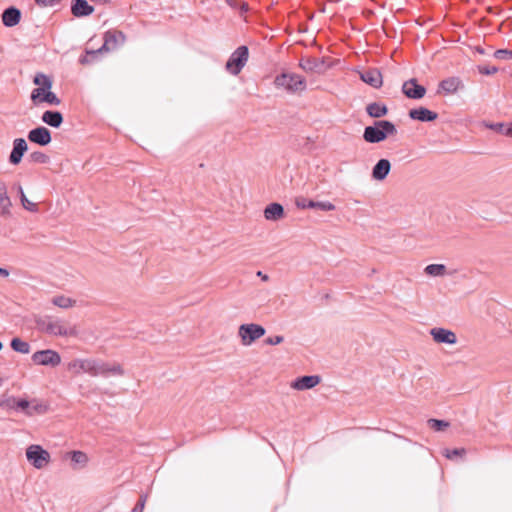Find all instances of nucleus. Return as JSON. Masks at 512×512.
<instances>
[{"label":"nucleus","mask_w":512,"mask_h":512,"mask_svg":"<svg viewBox=\"0 0 512 512\" xmlns=\"http://www.w3.org/2000/svg\"><path fill=\"white\" fill-rule=\"evenodd\" d=\"M36 325L41 332L51 336L74 337L78 334L75 325H71L68 321L53 316H44L36 319Z\"/></svg>","instance_id":"obj_1"},{"label":"nucleus","mask_w":512,"mask_h":512,"mask_svg":"<svg viewBox=\"0 0 512 512\" xmlns=\"http://www.w3.org/2000/svg\"><path fill=\"white\" fill-rule=\"evenodd\" d=\"M397 133L395 125L387 120H379L373 126H367L364 129L363 139L368 143H379L384 141L387 136Z\"/></svg>","instance_id":"obj_2"},{"label":"nucleus","mask_w":512,"mask_h":512,"mask_svg":"<svg viewBox=\"0 0 512 512\" xmlns=\"http://www.w3.org/2000/svg\"><path fill=\"white\" fill-rule=\"evenodd\" d=\"M274 84L277 88H283L290 93L301 92L306 88L305 79L294 73H282L276 76Z\"/></svg>","instance_id":"obj_3"},{"label":"nucleus","mask_w":512,"mask_h":512,"mask_svg":"<svg viewBox=\"0 0 512 512\" xmlns=\"http://www.w3.org/2000/svg\"><path fill=\"white\" fill-rule=\"evenodd\" d=\"M265 333V328L255 323L242 324L238 328V337L243 346L252 345L256 340L264 336Z\"/></svg>","instance_id":"obj_4"},{"label":"nucleus","mask_w":512,"mask_h":512,"mask_svg":"<svg viewBox=\"0 0 512 512\" xmlns=\"http://www.w3.org/2000/svg\"><path fill=\"white\" fill-rule=\"evenodd\" d=\"M249 51L246 46L238 47L226 62V70L232 75H238L246 65Z\"/></svg>","instance_id":"obj_5"},{"label":"nucleus","mask_w":512,"mask_h":512,"mask_svg":"<svg viewBox=\"0 0 512 512\" xmlns=\"http://www.w3.org/2000/svg\"><path fill=\"white\" fill-rule=\"evenodd\" d=\"M26 457L28 462L36 469H43L51 459L49 452L36 444L27 447Z\"/></svg>","instance_id":"obj_6"},{"label":"nucleus","mask_w":512,"mask_h":512,"mask_svg":"<svg viewBox=\"0 0 512 512\" xmlns=\"http://www.w3.org/2000/svg\"><path fill=\"white\" fill-rule=\"evenodd\" d=\"M67 370L73 375L85 373L96 377V358H75L67 364Z\"/></svg>","instance_id":"obj_7"},{"label":"nucleus","mask_w":512,"mask_h":512,"mask_svg":"<svg viewBox=\"0 0 512 512\" xmlns=\"http://www.w3.org/2000/svg\"><path fill=\"white\" fill-rule=\"evenodd\" d=\"M124 374V368L120 363L96 359V377L123 376Z\"/></svg>","instance_id":"obj_8"},{"label":"nucleus","mask_w":512,"mask_h":512,"mask_svg":"<svg viewBox=\"0 0 512 512\" xmlns=\"http://www.w3.org/2000/svg\"><path fill=\"white\" fill-rule=\"evenodd\" d=\"M32 361L37 365L55 367L60 364L61 357L58 352L54 350H40L32 355Z\"/></svg>","instance_id":"obj_9"},{"label":"nucleus","mask_w":512,"mask_h":512,"mask_svg":"<svg viewBox=\"0 0 512 512\" xmlns=\"http://www.w3.org/2000/svg\"><path fill=\"white\" fill-rule=\"evenodd\" d=\"M31 101L36 106L41 103L58 106L61 103V100L51 89H33L31 92Z\"/></svg>","instance_id":"obj_10"},{"label":"nucleus","mask_w":512,"mask_h":512,"mask_svg":"<svg viewBox=\"0 0 512 512\" xmlns=\"http://www.w3.org/2000/svg\"><path fill=\"white\" fill-rule=\"evenodd\" d=\"M125 35L121 31L111 30L107 31L104 35V44L99 49V52L111 51L125 42Z\"/></svg>","instance_id":"obj_11"},{"label":"nucleus","mask_w":512,"mask_h":512,"mask_svg":"<svg viewBox=\"0 0 512 512\" xmlns=\"http://www.w3.org/2000/svg\"><path fill=\"white\" fill-rule=\"evenodd\" d=\"M295 204L300 209L312 208L322 211H333L336 208L335 205L329 201H313L304 197L297 198Z\"/></svg>","instance_id":"obj_12"},{"label":"nucleus","mask_w":512,"mask_h":512,"mask_svg":"<svg viewBox=\"0 0 512 512\" xmlns=\"http://www.w3.org/2000/svg\"><path fill=\"white\" fill-rule=\"evenodd\" d=\"M402 92L410 99H421L425 96L426 89L419 85L416 79H410L403 83Z\"/></svg>","instance_id":"obj_13"},{"label":"nucleus","mask_w":512,"mask_h":512,"mask_svg":"<svg viewBox=\"0 0 512 512\" xmlns=\"http://www.w3.org/2000/svg\"><path fill=\"white\" fill-rule=\"evenodd\" d=\"M28 139L32 143L46 146L51 142V133L46 127L39 126L29 131Z\"/></svg>","instance_id":"obj_14"},{"label":"nucleus","mask_w":512,"mask_h":512,"mask_svg":"<svg viewBox=\"0 0 512 512\" xmlns=\"http://www.w3.org/2000/svg\"><path fill=\"white\" fill-rule=\"evenodd\" d=\"M430 335L436 343H445L449 345H454L457 343L456 334L449 329L433 328L430 330Z\"/></svg>","instance_id":"obj_15"},{"label":"nucleus","mask_w":512,"mask_h":512,"mask_svg":"<svg viewBox=\"0 0 512 512\" xmlns=\"http://www.w3.org/2000/svg\"><path fill=\"white\" fill-rule=\"evenodd\" d=\"M28 146L23 138H16L13 141V148L9 156V162L17 165L21 162L24 153L27 151Z\"/></svg>","instance_id":"obj_16"},{"label":"nucleus","mask_w":512,"mask_h":512,"mask_svg":"<svg viewBox=\"0 0 512 512\" xmlns=\"http://www.w3.org/2000/svg\"><path fill=\"white\" fill-rule=\"evenodd\" d=\"M320 381L321 378L317 375L302 376L291 383V388L299 391L312 389L317 386Z\"/></svg>","instance_id":"obj_17"},{"label":"nucleus","mask_w":512,"mask_h":512,"mask_svg":"<svg viewBox=\"0 0 512 512\" xmlns=\"http://www.w3.org/2000/svg\"><path fill=\"white\" fill-rule=\"evenodd\" d=\"M360 78L363 82L370 85L373 88H379L382 86L383 79L381 72L376 68H371L360 72Z\"/></svg>","instance_id":"obj_18"},{"label":"nucleus","mask_w":512,"mask_h":512,"mask_svg":"<svg viewBox=\"0 0 512 512\" xmlns=\"http://www.w3.org/2000/svg\"><path fill=\"white\" fill-rule=\"evenodd\" d=\"M409 117L413 120L421 122H432L438 118V114L425 107H419L411 109L409 111Z\"/></svg>","instance_id":"obj_19"},{"label":"nucleus","mask_w":512,"mask_h":512,"mask_svg":"<svg viewBox=\"0 0 512 512\" xmlns=\"http://www.w3.org/2000/svg\"><path fill=\"white\" fill-rule=\"evenodd\" d=\"M391 170V163L387 159H380L372 169V177L377 181L384 180Z\"/></svg>","instance_id":"obj_20"},{"label":"nucleus","mask_w":512,"mask_h":512,"mask_svg":"<svg viewBox=\"0 0 512 512\" xmlns=\"http://www.w3.org/2000/svg\"><path fill=\"white\" fill-rule=\"evenodd\" d=\"M462 87L463 83L459 77H449L442 80L439 84V89L445 94L456 93Z\"/></svg>","instance_id":"obj_21"},{"label":"nucleus","mask_w":512,"mask_h":512,"mask_svg":"<svg viewBox=\"0 0 512 512\" xmlns=\"http://www.w3.org/2000/svg\"><path fill=\"white\" fill-rule=\"evenodd\" d=\"M94 8L86 0H74L71 12L75 17H84L92 14Z\"/></svg>","instance_id":"obj_22"},{"label":"nucleus","mask_w":512,"mask_h":512,"mask_svg":"<svg viewBox=\"0 0 512 512\" xmlns=\"http://www.w3.org/2000/svg\"><path fill=\"white\" fill-rule=\"evenodd\" d=\"M21 19L20 10L15 7H9L2 13V22L6 27H13L19 23Z\"/></svg>","instance_id":"obj_23"},{"label":"nucleus","mask_w":512,"mask_h":512,"mask_svg":"<svg viewBox=\"0 0 512 512\" xmlns=\"http://www.w3.org/2000/svg\"><path fill=\"white\" fill-rule=\"evenodd\" d=\"M12 206V202L7 193L6 184L0 180V214L2 216L10 215V208Z\"/></svg>","instance_id":"obj_24"},{"label":"nucleus","mask_w":512,"mask_h":512,"mask_svg":"<svg viewBox=\"0 0 512 512\" xmlns=\"http://www.w3.org/2000/svg\"><path fill=\"white\" fill-rule=\"evenodd\" d=\"M264 217L269 221H278L284 217V208L279 203H271L264 209Z\"/></svg>","instance_id":"obj_25"},{"label":"nucleus","mask_w":512,"mask_h":512,"mask_svg":"<svg viewBox=\"0 0 512 512\" xmlns=\"http://www.w3.org/2000/svg\"><path fill=\"white\" fill-rule=\"evenodd\" d=\"M41 120L53 128H59L63 123V115L59 111L47 110L42 114Z\"/></svg>","instance_id":"obj_26"},{"label":"nucleus","mask_w":512,"mask_h":512,"mask_svg":"<svg viewBox=\"0 0 512 512\" xmlns=\"http://www.w3.org/2000/svg\"><path fill=\"white\" fill-rule=\"evenodd\" d=\"M299 66L306 72H318L323 66V61L314 57L303 58Z\"/></svg>","instance_id":"obj_27"},{"label":"nucleus","mask_w":512,"mask_h":512,"mask_svg":"<svg viewBox=\"0 0 512 512\" xmlns=\"http://www.w3.org/2000/svg\"><path fill=\"white\" fill-rule=\"evenodd\" d=\"M366 112L370 117L380 118L387 114L388 109L384 104L373 102L367 105Z\"/></svg>","instance_id":"obj_28"},{"label":"nucleus","mask_w":512,"mask_h":512,"mask_svg":"<svg viewBox=\"0 0 512 512\" xmlns=\"http://www.w3.org/2000/svg\"><path fill=\"white\" fill-rule=\"evenodd\" d=\"M31 406L29 407V410L27 411V416H33V415H41L45 414L48 411V405L44 402L38 401L36 399L30 401Z\"/></svg>","instance_id":"obj_29"},{"label":"nucleus","mask_w":512,"mask_h":512,"mask_svg":"<svg viewBox=\"0 0 512 512\" xmlns=\"http://www.w3.org/2000/svg\"><path fill=\"white\" fill-rule=\"evenodd\" d=\"M7 406L10 409L20 410L25 415H27V411L29 410V407L31 406V403H30V401H28L26 399H15V398H13V399L8 401Z\"/></svg>","instance_id":"obj_30"},{"label":"nucleus","mask_w":512,"mask_h":512,"mask_svg":"<svg viewBox=\"0 0 512 512\" xmlns=\"http://www.w3.org/2000/svg\"><path fill=\"white\" fill-rule=\"evenodd\" d=\"M424 272L432 277H440L446 274V266L444 264H430L424 269Z\"/></svg>","instance_id":"obj_31"},{"label":"nucleus","mask_w":512,"mask_h":512,"mask_svg":"<svg viewBox=\"0 0 512 512\" xmlns=\"http://www.w3.org/2000/svg\"><path fill=\"white\" fill-rule=\"evenodd\" d=\"M34 84L38 87L36 89H51L52 88V80L50 77L43 73H37L33 80Z\"/></svg>","instance_id":"obj_32"},{"label":"nucleus","mask_w":512,"mask_h":512,"mask_svg":"<svg viewBox=\"0 0 512 512\" xmlns=\"http://www.w3.org/2000/svg\"><path fill=\"white\" fill-rule=\"evenodd\" d=\"M11 348L19 353L28 354L30 352V345L28 342L21 340L20 338H13L11 340Z\"/></svg>","instance_id":"obj_33"},{"label":"nucleus","mask_w":512,"mask_h":512,"mask_svg":"<svg viewBox=\"0 0 512 512\" xmlns=\"http://www.w3.org/2000/svg\"><path fill=\"white\" fill-rule=\"evenodd\" d=\"M71 461L79 467H85L88 462V456L82 451H73L71 453Z\"/></svg>","instance_id":"obj_34"},{"label":"nucleus","mask_w":512,"mask_h":512,"mask_svg":"<svg viewBox=\"0 0 512 512\" xmlns=\"http://www.w3.org/2000/svg\"><path fill=\"white\" fill-rule=\"evenodd\" d=\"M52 303L55 306L66 309L74 306L75 300L65 296H56L52 299Z\"/></svg>","instance_id":"obj_35"},{"label":"nucleus","mask_w":512,"mask_h":512,"mask_svg":"<svg viewBox=\"0 0 512 512\" xmlns=\"http://www.w3.org/2000/svg\"><path fill=\"white\" fill-rule=\"evenodd\" d=\"M19 194H20V200H21V203H22V206L30 211V212H37L38 211V206L36 203H33L31 201H29L26 197V195L24 194V191L22 189V187L20 186L19 187Z\"/></svg>","instance_id":"obj_36"},{"label":"nucleus","mask_w":512,"mask_h":512,"mask_svg":"<svg viewBox=\"0 0 512 512\" xmlns=\"http://www.w3.org/2000/svg\"><path fill=\"white\" fill-rule=\"evenodd\" d=\"M30 159L34 163L47 164L50 160L49 156L41 151H35L30 154Z\"/></svg>","instance_id":"obj_37"},{"label":"nucleus","mask_w":512,"mask_h":512,"mask_svg":"<svg viewBox=\"0 0 512 512\" xmlns=\"http://www.w3.org/2000/svg\"><path fill=\"white\" fill-rule=\"evenodd\" d=\"M427 423L428 426L434 431H443L449 426V423L447 421L438 419H429Z\"/></svg>","instance_id":"obj_38"},{"label":"nucleus","mask_w":512,"mask_h":512,"mask_svg":"<svg viewBox=\"0 0 512 512\" xmlns=\"http://www.w3.org/2000/svg\"><path fill=\"white\" fill-rule=\"evenodd\" d=\"M466 454V450L464 448H455V449H445L443 455L453 460L456 457H463Z\"/></svg>","instance_id":"obj_39"},{"label":"nucleus","mask_w":512,"mask_h":512,"mask_svg":"<svg viewBox=\"0 0 512 512\" xmlns=\"http://www.w3.org/2000/svg\"><path fill=\"white\" fill-rule=\"evenodd\" d=\"M494 57L500 60L512 59V50L499 49L494 52Z\"/></svg>","instance_id":"obj_40"},{"label":"nucleus","mask_w":512,"mask_h":512,"mask_svg":"<svg viewBox=\"0 0 512 512\" xmlns=\"http://www.w3.org/2000/svg\"><path fill=\"white\" fill-rule=\"evenodd\" d=\"M146 501L147 495H141L139 501L137 502V504L135 505L131 512H143Z\"/></svg>","instance_id":"obj_41"},{"label":"nucleus","mask_w":512,"mask_h":512,"mask_svg":"<svg viewBox=\"0 0 512 512\" xmlns=\"http://www.w3.org/2000/svg\"><path fill=\"white\" fill-rule=\"evenodd\" d=\"M283 341H284L283 336L276 335V336H272V337L266 338L265 343L267 345H273L274 346V345H278V344L282 343Z\"/></svg>","instance_id":"obj_42"},{"label":"nucleus","mask_w":512,"mask_h":512,"mask_svg":"<svg viewBox=\"0 0 512 512\" xmlns=\"http://www.w3.org/2000/svg\"><path fill=\"white\" fill-rule=\"evenodd\" d=\"M497 71H498V69L495 66H491V67H482V66H480L479 67V72L481 74H484V75L495 74Z\"/></svg>","instance_id":"obj_43"},{"label":"nucleus","mask_w":512,"mask_h":512,"mask_svg":"<svg viewBox=\"0 0 512 512\" xmlns=\"http://www.w3.org/2000/svg\"><path fill=\"white\" fill-rule=\"evenodd\" d=\"M60 0H35L36 4L39 6H53L58 3Z\"/></svg>","instance_id":"obj_44"},{"label":"nucleus","mask_w":512,"mask_h":512,"mask_svg":"<svg viewBox=\"0 0 512 512\" xmlns=\"http://www.w3.org/2000/svg\"><path fill=\"white\" fill-rule=\"evenodd\" d=\"M256 275H257L258 277H260L262 281H265V282H266V281H268V280H269V276H268L267 274L263 273L262 271H258V272L256 273Z\"/></svg>","instance_id":"obj_45"},{"label":"nucleus","mask_w":512,"mask_h":512,"mask_svg":"<svg viewBox=\"0 0 512 512\" xmlns=\"http://www.w3.org/2000/svg\"><path fill=\"white\" fill-rule=\"evenodd\" d=\"M9 275L10 273L6 268L0 267V277L7 278Z\"/></svg>","instance_id":"obj_46"},{"label":"nucleus","mask_w":512,"mask_h":512,"mask_svg":"<svg viewBox=\"0 0 512 512\" xmlns=\"http://www.w3.org/2000/svg\"><path fill=\"white\" fill-rule=\"evenodd\" d=\"M504 134L512 137V124H510V126L504 131Z\"/></svg>","instance_id":"obj_47"},{"label":"nucleus","mask_w":512,"mask_h":512,"mask_svg":"<svg viewBox=\"0 0 512 512\" xmlns=\"http://www.w3.org/2000/svg\"><path fill=\"white\" fill-rule=\"evenodd\" d=\"M2 347H3V346H2V343L0 342V350L2 349Z\"/></svg>","instance_id":"obj_48"},{"label":"nucleus","mask_w":512,"mask_h":512,"mask_svg":"<svg viewBox=\"0 0 512 512\" xmlns=\"http://www.w3.org/2000/svg\"><path fill=\"white\" fill-rule=\"evenodd\" d=\"M511 333H512V329H511Z\"/></svg>","instance_id":"obj_49"}]
</instances>
